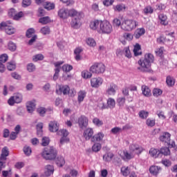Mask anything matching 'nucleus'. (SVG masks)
<instances>
[{
  "mask_svg": "<svg viewBox=\"0 0 177 177\" xmlns=\"http://www.w3.org/2000/svg\"><path fill=\"white\" fill-rule=\"evenodd\" d=\"M138 70L142 73H149L151 70V64L154 63V55L148 53L145 55V57L138 60Z\"/></svg>",
  "mask_w": 177,
  "mask_h": 177,
  "instance_id": "1",
  "label": "nucleus"
},
{
  "mask_svg": "<svg viewBox=\"0 0 177 177\" xmlns=\"http://www.w3.org/2000/svg\"><path fill=\"white\" fill-rule=\"evenodd\" d=\"M143 151V148L136 144H133L129 147V151L125 150L123 151L122 154H120L121 158L124 161H129L132 160L136 154H140Z\"/></svg>",
  "mask_w": 177,
  "mask_h": 177,
  "instance_id": "2",
  "label": "nucleus"
},
{
  "mask_svg": "<svg viewBox=\"0 0 177 177\" xmlns=\"http://www.w3.org/2000/svg\"><path fill=\"white\" fill-rule=\"evenodd\" d=\"M98 32L99 34L110 35V34L113 32V25H111V23L107 20L100 21Z\"/></svg>",
  "mask_w": 177,
  "mask_h": 177,
  "instance_id": "3",
  "label": "nucleus"
},
{
  "mask_svg": "<svg viewBox=\"0 0 177 177\" xmlns=\"http://www.w3.org/2000/svg\"><path fill=\"white\" fill-rule=\"evenodd\" d=\"M76 14L77 10L75 9L69 10L66 8H62L58 11V16L59 19H62V20H66L68 17H73Z\"/></svg>",
  "mask_w": 177,
  "mask_h": 177,
  "instance_id": "4",
  "label": "nucleus"
},
{
  "mask_svg": "<svg viewBox=\"0 0 177 177\" xmlns=\"http://www.w3.org/2000/svg\"><path fill=\"white\" fill-rule=\"evenodd\" d=\"M138 21L133 19H125L121 24V28L124 31H132L138 27Z\"/></svg>",
  "mask_w": 177,
  "mask_h": 177,
  "instance_id": "5",
  "label": "nucleus"
},
{
  "mask_svg": "<svg viewBox=\"0 0 177 177\" xmlns=\"http://www.w3.org/2000/svg\"><path fill=\"white\" fill-rule=\"evenodd\" d=\"M56 149L53 147L45 148L41 153V156L45 160H55L56 158Z\"/></svg>",
  "mask_w": 177,
  "mask_h": 177,
  "instance_id": "6",
  "label": "nucleus"
},
{
  "mask_svg": "<svg viewBox=\"0 0 177 177\" xmlns=\"http://www.w3.org/2000/svg\"><path fill=\"white\" fill-rule=\"evenodd\" d=\"M73 17L74 18L71 22V26L72 28L78 30V28L82 26V23L81 22V19H82V13L76 11V14L73 16Z\"/></svg>",
  "mask_w": 177,
  "mask_h": 177,
  "instance_id": "7",
  "label": "nucleus"
},
{
  "mask_svg": "<svg viewBox=\"0 0 177 177\" xmlns=\"http://www.w3.org/2000/svg\"><path fill=\"white\" fill-rule=\"evenodd\" d=\"M90 71L94 73V74H103L106 71V66L102 62L95 63L91 66Z\"/></svg>",
  "mask_w": 177,
  "mask_h": 177,
  "instance_id": "8",
  "label": "nucleus"
},
{
  "mask_svg": "<svg viewBox=\"0 0 177 177\" xmlns=\"http://www.w3.org/2000/svg\"><path fill=\"white\" fill-rule=\"evenodd\" d=\"M0 30H4L8 35H12L16 32V29L10 25L9 21L0 24Z\"/></svg>",
  "mask_w": 177,
  "mask_h": 177,
  "instance_id": "9",
  "label": "nucleus"
},
{
  "mask_svg": "<svg viewBox=\"0 0 177 177\" xmlns=\"http://www.w3.org/2000/svg\"><path fill=\"white\" fill-rule=\"evenodd\" d=\"M60 133L62 137L59 140V146L62 147L63 146V145H64V143H68L70 142V139L67 138V136H68V131L67 130L62 129L58 131L57 134L60 135Z\"/></svg>",
  "mask_w": 177,
  "mask_h": 177,
  "instance_id": "10",
  "label": "nucleus"
},
{
  "mask_svg": "<svg viewBox=\"0 0 177 177\" xmlns=\"http://www.w3.org/2000/svg\"><path fill=\"white\" fill-rule=\"evenodd\" d=\"M23 95L20 93H17L9 98L8 103L10 106H13L15 103H21Z\"/></svg>",
  "mask_w": 177,
  "mask_h": 177,
  "instance_id": "11",
  "label": "nucleus"
},
{
  "mask_svg": "<svg viewBox=\"0 0 177 177\" xmlns=\"http://www.w3.org/2000/svg\"><path fill=\"white\" fill-rule=\"evenodd\" d=\"M9 156V149H8V147H4L1 149V154L0 156V166L3 167V165L6 164V157Z\"/></svg>",
  "mask_w": 177,
  "mask_h": 177,
  "instance_id": "12",
  "label": "nucleus"
},
{
  "mask_svg": "<svg viewBox=\"0 0 177 177\" xmlns=\"http://www.w3.org/2000/svg\"><path fill=\"white\" fill-rule=\"evenodd\" d=\"M103 78L100 77H92L91 79V86L95 88H100V86L103 85Z\"/></svg>",
  "mask_w": 177,
  "mask_h": 177,
  "instance_id": "13",
  "label": "nucleus"
},
{
  "mask_svg": "<svg viewBox=\"0 0 177 177\" xmlns=\"http://www.w3.org/2000/svg\"><path fill=\"white\" fill-rule=\"evenodd\" d=\"M117 89L118 86L115 84L111 83L109 86H108L106 90V93L109 96H114L115 93H117Z\"/></svg>",
  "mask_w": 177,
  "mask_h": 177,
  "instance_id": "14",
  "label": "nucleus"
},
{
  "mask_svg": "<svg viewBox=\"0 0 177 177\" xmlns=\"http://www.w3.org/2000/svg\"><path fill=\"white\" fill-rule=\"evenodd\" d=\"M103 139H104V133L102 131H100L93 136L91 138V142L93 143H100V142H103Z\"/></svg>",
  "mask_w": 177,
  "mask_h": 177,
  "instance_id": "15",
  "label": "nucleus"
},
{
  "mask_svg": "<svg viewBox=\"0 0 177 177\" xmlns=\"http://www.w3.org/2000/svg\"><path fill=\"white\" fill-rule=\"evenodd\" d=\"M63 63H64V62L62 61L57 62L54 63V66L56 68L55 69V74L53 77V81H57V80H58L59 73H60V66H62V64H63Z\"/></svg>",
  "mask_w": 177,
  "mask_h": 177,
  "instance_id": "16",
  "label": "nucleus"
},
{
  "mask_svg": "<svg viewBox=\"0 0 177 177\" xmlns=\"http://www.w3.org/2000/svg\"><path fill=\"white\" fill-rule=\"evenodd\" d=\"M159 140H160V142H162V143L169 145L171 142V133L168 132L162 133L159 137Z\"/></svg>",
  "mask_w": 177,
  "mask_h": 177,
  "instance_id": "17",
  "label": "nucleus"
},
{
  "mask_svg": "<svg viewBox=\"0 0 177 177\" xmlns=\"http://www.w3.org/2000/svg\"><path fill=\"white\" fill-rule=\"evenodd\" d=\"M93 129L87 128L83 132V138H84L85 140H91L92 138H93Z\"/></svg>",
  "mask_w": 177,
  "mask_h": 177,
  "instance_id": "18",
  "label": "nucleus"
},
{
  "mask_svg": "<svg viewBox=\"0 0 177 177\" xmlns=\"http://www.w3.org/2000/svg\"><path fill=\"white\" fill-rule=\"evenodd\" d=\"M60 92L64 95H67L68 94V92H70V87H68V86L58 85L56 88V93H57V95H60Z\"/></svg>",
  "mask_w": 177,
  "mask_h": 177,
  "instance_id": "19",
  "label": "nucleus"
},
{
  "mask_svg": "<svg viewBox=\"0 0 177 177\" xmlns=\"http://www.w3.org/2000/svg\"><path fill=\"white\" fill-rule=\"evenodd\" d=\"M36 106H37V104L35 103V100L27 102H26L27 111L30 114L32 113L35 110Z\"/></svg>",
  "mask_w": 177,
  "mask_h": 177,
  "instance_id": "20",
  "label": "nucleus"
},
{
  "mask_svg": "<svg viewBox=\"0 0 177 177\" xmlns=\"http://www.w3.org/2000/svg\"><path fill=\"white\" fill-rule=\"evenodd\" d=\"M88 118L84 115H82L78 119V124L80 128H86V127H88Z\"/></svg>",
  "mask_w": 177,
  "mask_h": 177,
  "instance_id": "21",
  "label": "nucleus"
},
{
  "mask_svg": "<svg viewBox=\"0 0 177 177\" xmlns=\"http://www.w3.org/2000/svg\"><path fill=\"white\" fill-rule=\"evenodd\" d=\"M141 91L143 96H145V97H150V96H151V90L149 86L142 85L141 86Z\"/></svg>",
  "mask_w": 177,
  "mask_h": 177,
  "instance_id": "22",
  "label": "nucleus"
},
{
  "mask_svg": "<svg viewBox=\"0 0 177 177\" xmlns=\"http://www.w3.org/2000/svg\"><path fill=\"white\" fill-rule=\"evenodd\" d=\"M100 21H102V20L92 21L89 25L91 30H96L99 32V28L100 27Z\"/></svg>",
  "mask_w": 177,
  "mask_h": 177,
  "instance_id": "23",
  "label": "nucleus"
},
{
  "mask_svg": "<svg viewBox=\"0 0 177 177\" xmlns=\"http://www.w3.org/2000/svg\"><path fill=\"white\" fill-rule=\"evenodd\" d=\"M48 130L50 132H57V131H59V124H57V122H50L48 124Z\"/></svg>",
  "mask_w": 177,
  "mask_h": 177,
  "instance_id": "24",
  "label": "nucleus"
},
{
  "mask_svg": "<svg viewBox=\"0 0 177 177\" xmlns=\"http://www.w3.org/2000/svg\"><path fill=\"white\" fill-rule=\"evenodd\" d=\"M97 107L100 109V110H104L107 109V105H106V100L100 98L97 101Z\"/></svg>",
  "mask_w": 177,
  "mask_h": 177,
  "instance_id": "25",
  "label": "nucleus"
},
{
  "mask_svg": "<svg viewBox=\"0 0 177 177\" xmlns=\"http://www.w3.org/2000/svg\"><path fill=\"white\" fill-rule=\"evenodd\" d=\"M158 19L162 26H168V17L165 14H159Z\"/></svg>",
  "mask_w": 177,
  "mask_h": 177,
  "instance_id": "26",
  "label": "nucleus"
},
{
  "mask_svg": "<svg viewBox=\"0 0 177 177\" xmlns=\"http://www.w3.org/2000/svg\"><path fill=\"white\" fill-rule=\"evenodd\" d=\"M146 33V30L145 28H140L136 29L135 33H134V37L136 39H139L142 35H145Z\"/></svg>",
  "mask_w": 177,
  "mask_h": 177,
  "instance_id": "27",
  "label": "nucleus"
},
{
  "mask_svg": "<svg viewBox=\"0 0 177 177\" xmlns=\"http://www.w3.org/2000/svg\"><path fill=\"white\" fill-rule=\"evenodd\" d=\"M160 171H161V167L158 166H151L149 168L150 174L155 176H157L160 174Z\"/></svg>",
  "mask_w": 177,
  "mask_h": 177,
  "instance_id": "28",
  "label": "nucleus"
},
{
  "mask_svg": "<svg viewBox=\"0 0 177 177\" xmlns=\"http://www.w3.org/2000/svg\"><path fill=\"white\" fill-rule=\"evenodd\" d=\"M149 154L151 157H153V158H158L160 156V149H157L156 148H151L149 150Z\"/></svg>",
  "mask_w": 177,
  "mask_h": 177,
  "instance_id": "29",
  "label": "nucleus"
},
{
  "mask_svg": "<svg viewBox=\"0 0 177 177\" xmlns=\"http://www.w3.org/2000/svg\"><path fill=\"white\" fill-rule=\"evenodd\" d=\"M55 169L53 165H48L45 167L44 174L46 176H50L53 174Z\"/></svg>",
  "mask_w": 177,
  "mask_h": 177,
  "instance_id": "30",
  "label": "nucleus"
},
{
  "mask_svg": "<svg viewBox=\"0 0 177 177\" xmlns=\"http://www.w3.org/2000/svg\"><path fill=\"white\" fill-rule=\"evenodd\" d=\"M55 169L53 165H48L45 167L44 174L46 176H50L53 174Z\"/></svg>",
  "mask_w": 177,
  "mask_h": 177,
  "instance_id": "31",
  "label": "nucleus"
},
{
  "mask_svg": "<svg viewBox=\"0 0 177 177\" xmlns=\"http://www.w3.org/2000/svg\"><path fill=\"white\" fill-rule=\"evenodd\" d=\"M55 169L53 165H48L45 167L44 174L46 176H50L53 174Z\"/></svg>",
  "mask_w": 177,
  "mask_h": 177,
  "instance_id": "32",
  "label": "nucleus"
},
{
  "mask_svg": "<svg viewBox=\"0 0 177 177\" xmlns=\"http://www.w3.org/2000/svg\"><path fill=\"white\" fill-rule=\"evenodd\" d=\"M113 10L115 12H125L127 10V6L124 4H118L113 6Z\"/></svg>",
  "mask_w": 177,
  "mask_h": 177,
  "instance_id": "33",
  "label": "nucleus"
},
{
  "mask_svg": "<svg viewBox=\"0 0 177 177\" xmlns=\"http://www.w3.org/2000/svg\"><path fill=\"white\" fill-rule=\"evenodd\" d=\"M120 172L123 176H128L131 174V168L128 166H123L120 169Z\"/></svg>",
  "mask_w": 177,
  "mask_h": 177,
  "instance_id": "34",
  "label": "nucleus"
},
{
  "mask_svg": "<svg viewBox=\"0 0 177 177\" xmlns=\"http://www.w3.org/2000/svg\"><path fill=\"white\" fill-rule=\"evenodd\" d=\"M82 48L81 47H77L75 49L74 53L75 55V59L77 60V62H79V60H81V53L82 52Z\"/></svg>",
  "mask_w": 177,
  "mask_h": 177,
  "instance_id": "35",
  "label": "nucleus"
},
{
  "mask_svg": "<svg viewBox=\"0 0 177 177\" xmlns=\"http://www.w3.org/2000/svg\"><path fill=\"white\" fill-rule=\"evenodd\" d=\"M176 80L172 76H167L166 78V83L167 86H174L175 85Z\"/></svg>",
  "mask_w": 177,
  "mask_h": 177,
  "instance_id": "36",
  "label": "nucleus"
},
{
  "mask_svg": "<svg viewBox=\"0 0 177 177\" xmlns=\"http://www.w3.org/2000/svg\"><path fill=\"white\" fill-rule=\"evenodd\" d=\"M86 44L91 48H95V46H96V41H95V39L92 37L86 39Z\"/></svg>",
  "mask_w": 177,
  "mask_h": 177,
  "instance_id": "37",
  "label": "nucleus"
},
{
  "mask_svg": "<svg viewBox=\"0 0 177 177\" xmlns=\"http://www.w3.org/2000/svg\"><path fill=\"white\" fill-rule=\"evenodd\" d=\"M55 162L57 167H62L63 165H64V164H66V160L63 156H59L56 158Z\"/></svg>",
  "mask_w": 177,
  "mask_h": 177,
  "instance_id": "38",
  "label": "nucleus"
},
{
  "mask_svg": "<svg viewBox=\"0 0 177 177\" xmlns=\"http://www.w3.org/2000/svg\"><path fill=\"white\" fill-rule=\"evenodd\" d=\"M160 151V156L162 157L163 156H169L171 154V151H169V148L168 147H162L159 150Z\"/></svg>",
  "mask_w": 177,
  "mask_h": 177,
  "instance_id": "39",
  "label": "nucleus"
},
{
  "mask_svg": "<svg viewBox=\"0 0 177 177\" xmlns=\"http://www.w3.org/2000/svg\"><path fill=\"white\" fill-rule=\"evenodd\" d=\"M86 96V92H85V91H79L78 97H77L78 102L81 103V102H84V99H85Z\"/></svg>",
  "mask_w": 177,
  "mask_h": 177,
  "instance_id": "40",
  "label": "nucleus"
},
{
  "mask_svg": "<svg viewBox=\"0 0 177 177\" xmlns=\"http://www.w3.org/2000/svg\"><path fill=\"white\" fill-rule=\"evenodd\" d=\"M154 12V9L151 6H147L142 10L144 15H151Z\"/></svg>",
  "mask_w": 177,
  "mask_h": 177,
  "instance_id": "41",
  "label": "nucleus"
},
{
  "mask_svg": "<svg viewBox=\"0 0 177 177\" xmlns=\"http://www.w3.org/2000/svg\"><path fill=\"white\" fill-rule=\"evenodd\" d=\"M133 53L135 56H140V55H142V50L139 44H136L135 45L133 48Z\"/></svg>",
  "mask_w": 177,
  "mask_h": 177,
  "instance_id": "42",
  "label": "nucleus"
},
{
  "mask_svg": "<svg viewBox=\"0 0 177 177\" xmlns=\"http://www.w3.org/2000/svg\"><path fill=\"white\" fill-rule=\"evenodd\" d=\"M102 149V144L100 142H94L93 145L92 146V150L95 153H97L98 151H100Z\"/></svg>",
  "mask_w": 177,
  "mask_h": 177,
  "instance_id": "43",
  "label": "nucleus"
},
{
  "mask_svg": "<svg viewBox=\"0 0 177 177\" xmlns=\"http://www.w3.org/2000/svg\"><path fill=\"white\" fill-rule=\"evenodd\" d=\"M113 157H114V154L111 152H108L103 156V160L104 161L110 162L113 160Z\"/></svg>",
  "mask_w": 177,
  "mask_h": 177,
  "instance_id": "44",
  "label": "nucleus"
},
{
  "mask_svg": "<svg viewBox=\"0 0 177 177\" xmlns=\"http://www.w3.org/2000/svg\"><path fill=\"white\" fill-rule=\"evenodd\" d=\"M7 69L8 71L16 70V62L11 61L7 63Z\"/></svg>",
  "mask_w": 177,
  "mask_h": 177,
  "instance_id": "45",
  "label": "nucleus"
},
{
  "mask_svg": "<svg viewBox=\"0 0 177 177\" xmlns=\"http://www.w3.org/2000/svg\"><path fill=\"white\" fill-rule=\"evenodd\" d=\"M107 107L109 109H114L115 107V100L110 97L107 100Z\"/></svg>",
  "mask_w": 177,
  "mask_h": 177,
  "instance_id": "46",
  "label": "nucleus"
},
{
  "mask_svg": "<svg viewBox=\"0 0 177 177\" xmlns=\"http://www.w3.org/2000/svg\"><path fill=\"white\" fill-rule=\"evenodd\" d=\"M127 99L125 97H119L117 98L116 102L120 107H122L125 104Z\"/></svg>",
  "mask_w": 177,
  "mask_h": 177,
  "instance_id": "47",
  "label": "nucleus"
},
{
  "mask_svg": "<svg viewBox=\"0 0 177 177\" xmlns=\"http://www.w3.org/2000/svg\"><path fill=\"white\" fill-rule=\"evenodd\" d=\"M82 77L84 78V80H88L92 77V73L89 72V71H83L82 72Z\"/></svg>",
  "mask_w": 177,
  "mask_h": 177,
  "instance_id": "48",
  "label": "nucleus"
},
{
  "mask_svg": "<svg viewBox=\"0 0 177 177\" xmlns=\"http://www.w3.org/2000/svg\"><path fill=\"white\" fill-rule=\"evenodd\" d=\"M122 132V128L115 127L111 129V133L113 135H118V133H121Z\"/></svg>",
  "mask_w": 177,
  "mask_h": 177,
  "instance_id": "49",
  "label": "nucleus"
},
{
  "mask_svg": "<svg viewBox=\"0 0 177 177\" xmlns=\"http://www.w3.org/2000/svg\"><path fill=\"white\" fill-rule=\"evenodd\" d=\"M39 23L41 24H48V23H50V18L49 17H44L39 19Z\"/></svg>",
  "mask_w": 177,
  "mask_h": 177,
  "instance_id": "50",
  "label": "nucleus"
},
{
  "mask_svg": "<svg viewBox=\"0 0 177 177\" xmlns=\"http://www.w3.org/2000/svg\"><path fill=\"white\" fill-rule=\"evenodd\" d=\"M8 48L9 50L11 52H15L16 50L17 46H16V44L13 43V41H9L8 44Z\"/></svg>",
  "mask_w": 177,
  "mask_h": 177,
  "instance_id": "51",
  "label": "nucleus"
},
{
  "mask_svg": "<svg viewBox=\"0 0 177 177\" xmlns=\"http://www.w3.org/2000/svg\"><path fill=\"white\" fill-rule=\"evenodd\" d=\"M44 128V123L39 122L37 124V135H42V129Z\"/></svg>",
  "mask_w": 177,
  "mask_h": 177,
  "instance_id": "52",
  "label": "nucleus"
},
{
  "mask_svg": "<svg viewBox=\"0 0 177 177\" xmlns=\"http://www.w3.org/2000/svg\"><path fill=\"white\" fill-rule=\"evenodd\" d=\"M40 32L43 35H48L50 33V29L48 26H44L41 28Z\"/></svg>",
  "mask_w": 177,
  "mask_h": 177,
  "instance_id": "53",
  "label": "nucleus"
},
{
  "mask_svg": "<svg viewBox=\"0 0 177 177\" xmlns=\"http://www.w3.org/2000/svg\"><path fill=\"white\" fill-rule=\"evenodd\" d=\"M93 124L96 127H102V125H103V120H100L99 118H95L93 120Z\"/></svg>",
  "mask_w": 177,
  "mask_h": 177,
  "instance_id": "54",
  "label": "nucleus"
},
{
  "mask_svg": "<svg viewBox=\"0 0 177 177\" xmlns=\"http://www.w3.org/2000/svg\"><path fill=\"white\" fill-rule=\"evenodd\" d=\"M153 95L155 97H158V96L162 95V91L160 88H154L153 90Z\"/></svg>",
  "mask_w": 177,
  "mask_h": 177,
  "instance_id": "55",
  "label": "nucleus"
},
{
  "mask_svg": "<svg viewBox=\"0 0 177 177\" xmlns=\"http://www.w3.org/2000/svg\"><path fill=\"white\" fill-rule=\"evenodd\" d=\"M71 70H73V66L70 64H64L62 66V71H64V73H69Z\"/></svg>",
  "mask_w": 177,
  "mask_h": 177,
  "instance_id": "56",
  "label": "nucleus"
},
{
  "mask_svg": "<svg viewBox=\"0 0 177 177\" xmlns=\"http://www.w3.org/2000/svg\"><path fill=\"white\" fill-rule=\"evenodd\" d=\"M139 117L140 118H142V120H145V118H147V117H149V112L145 111H140L139 112Z\"/></svg>",
  "mask_w": 177,
  "mask_h": 177,
  "instance_id": "57",
  "label": "nucleus"
},
{
  "mask_svg": "<svg viewBox=\"0 0 177 177\" xmlns=\"http://www.w3.org/2000/svg\"><path fill=\"white\" fill-rule=\"evenodd\" d=\"M44 8L47 9V10H52V9H55V3L46 2Z\"/></svg>",
  "mask_w": 177,
  "mask_h": 177,
  "instance_id": "58",
  "label": "nucleus"
},
{
  "mask_svg": "<svg viewBox=\"0 0 177 177\" xmlns=\"http://www.w3.org/2000/svg\"><path fill=\"white\" fill-rule=\"evenodd\" d=\"M33 62H38L39 60H44V55L42 54H37L32 57Z\"/></svg>",
  "mask_w": 177,
  "mask_h": 177,
  "instance_id": "59",
  "label": "nucleus"
},
{
  "mask_svg": "<svg viewBox=\"0 0 177 177\" xmlns=\"http://www.w3.org/2000/svg\"><path fill=\"white\" fill-rule=\"evenodd\" d=\"M32 34H35V30L32 28H29L26 31V37L28 38H31V37H32Z\"/></svg>",
  "mask_w": 177,
  "mask_h": 177,
  "instance_id": "60",
  "label": "nucleus"
},
{
  "mask_svg": "<svg viewBox=\"0 0 177 177\" xmlns=\"http://www.w3.org/2000/svg\"><path fill=\"white\" fill-rule=\"evenodd\" d=\"M24 154H26V156H30V154H31V153H32L31 147L26 145L24 147Z\"/></svg>",
  "mask_w": 177,
  "mask_h": 177,
  "instance_id": "61",
  "label": "nucleus"
},
{
  "mask_svg": "<svg viewBox=\"0 0 177 177\" xmlns=\"http://www.w3.org/2000/svg\"><path fill=\"white\" fill-rule=\"evenodd\" d=\"M113 24L114 26V27H121V25L122 24H121V19H118V18H115L113 20Z\"/></svg>",
  "mask_w": 177,
  "mask_h": 177,
  "instance_id": "62",
  "label": "nucleus"
},
{
  "mask_svg": "<svg viewBox=\"0 0 177 177\" xmlns=\"http://www.w3.org/2000/svg\"><path fill=\"white\" fill-rule=\"evenodd\" d=\"M37 111L38 114H39L40 115H44L45 113H46V109H45L44 107L40 106L37 108Z\"/></svg>",
  "mask_w": 177,
  "mask_h": 177,
  "instance_id": "63",
  "label": "nucleus"
},
{
  "mask_svg": "<svg viewBox=\"0 0 177 177\" xmlns=\"http://www.w3.org/2000/svg\"><path fill=\"white\" fill-rule=\"evenodd\" d=\"M146 124L148 127H154V125H156V120L153 119L148 118L147 120Z\"/></svg>",
  "mask_w": 177,
  "mask_h": 177,
  "instance_id": "64",
  "label": "nucleus"
}]
</instances>
